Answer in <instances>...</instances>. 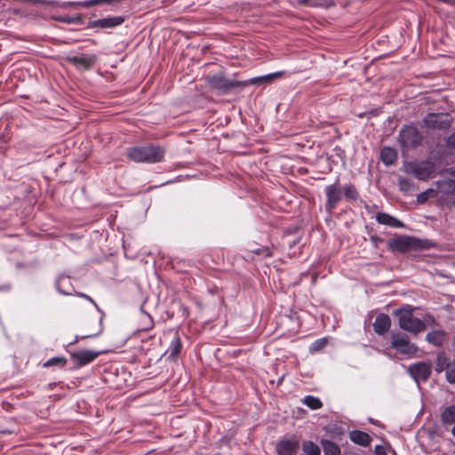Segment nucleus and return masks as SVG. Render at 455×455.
I'll use <instances>...</instances> for the list:
<instances>
[{
    "instance_id": "nucleus-1",
    "label": "nucleus",
    "mask_w": 455,
    "mask_h": 455,
    "mask_svg": "<svg viewBox=\"0 0 455 455\" xmlns=\"http://www.w3.org/2000/svg\"><path fill=\"white\" fill-rule=\"evenodd\" d=\"M127 156L135 163L156 164L163 161L164 149L152 144L130 148Z\"/></svg>"
},
{
    "instance_id": "nucleus-2",
    "label": "nucleus",
    "mask_w": 455,
    "mask_h": 455,
    "mask_svg": "<svg viewBox=\"0 0 455 455\" xmlns=\"http://www.w3.org/2000/svg\"><path fill=\"white\" fill-rule=\"evenodd\" d=\"M414 308L411 306H405L394 311V315L398 318L401 329L411 333H419L426 329L424 321L413 315Z\"/></svg>"
},
{
    "instance_id": "nucleus-3",
    "label": "nucleus",
    "mask_w": 455,
    "mask_h": 455,
    "mask_svg": "<svg viewBox=\"0 0 455 455\" xmlns=\"http://www.w3.org/2000/svg\"><path fill=\"white\" fill-rule=\"evenodd\" d=\"M398 142L403 152L419 146L423 140L420 132L414 125L403 126L398 134Z\"/></svg>"
},
{
    "instance_id": "nucleus-4",
    "label": "nucleus",
    "mask_w": 455,
    "mask_h": 455,
    "mask_svg": "<svg viewBox=\"0 0 455 455\" xmlns=\"http://www.w3.org/2000/svg\"><path fill=\"white\" fill-rule=\"evenodd\" d=\"M435 371L437 373L445 371L446 380L451 384H455V360H451L444 352L437 355Z\"/></svg>"
},
{
    "instance_id": "nucleus-5",
    "label": "nucleus",
    "mask_w": 455,
    "mask_h": 455,
    "mask_svg": "<svg viewBox=\"0 0 455 455\" xmlns=\"http://www.w3.org/2000/svg\"><path fill=\"white\" fill-rule=\"evenodd\" d=\"M391 347L398 353L408 356H412L418 352V347L411 343L409 338L401 333H391Z\"/></svg>"
},
{
    "instance_id": "nucleus-6",
    "label": "nucleus",
    "mask_w": 455,
    "mask_h": 455,
    "mask_svg": "<svg viewBox=\"0 0 455 455\" xmlns=\"http://www.w3.org/2000/svg\"><path fill=\"white\" fill-rule=\"evenodd\" d=\"M206 81L212 88L221 92H227L233 88L242 86V81L228 79L221 73L208 76Z\"/></svg>"
},
{
    "instance_id": "nucleus-7",
    "label": "nucleus",
    "mask_w": 455,
    "mask_h": 455,
    "mask_svg": "<svg viewBox=\"0 0 455 455\" xmlns=\"http://www.w3.org/2000/svg\"><path fill=\"white\" fill-rule=\"evenodd\" d=\"M324 191L326 195L325 211L331 214L342 197V192L339 187V180L326 186Z\"/></svg>"
},
{
    "instance_id": "nucleus-8",
    "label": "nucleus",
    "mask_w": 455,
    "mask_h": 455,
    "mask_svg": "<svg viewBox=\"0 0 455 455\" xmlns=\"http://www.w3.org/2000/svg\"><path fill=\"white\" fill-rule=\"evenodd\" d=\"M418 240L411 236H399L388 242V248L395 252H406L418 246Z\"/></svg>"
},
{
    "instance_id": "nucleus-9",
    "label": "nucleus",
    "mask_w": 455,
    "mask_h": 455,
    "mask_svg": "<svg viewBox=\"0 0 455 455\" xmlns=\"http://www.w3.org/2000/svg\"><path fill=\"white\" fill-rule=\"evenodd\" d=\"M424 126L429 129H444L450 125L446 113H429L423 119Z\"/></svg>"
},
{
    "instance_id": "nucleus-10",
    "label": "nucleus",
    "mask_w": 455,
    "mask_h": 455,
    "mask_svg": "<svg viewBox=\"0 0 455 455\" xmlns=\"http://www.w3.org/2000/svg\"><path fill=\"white\" fill-rule=\"evenodd\" d=\"M408 372L416 382L427 381L431 374V364L420 362L411 365Z\"/></svg>"
},
{
    "instance_id": "nucleus-11",
    "label": "nucleus",
    "mask_w": 455,
    "mask_h": 455,
    "mask_svg": "<svg viewBox=\"0 0 455 455\" xmlns=\"http://www.w3.org/2000/svg\"><path fill=\"white\" fill-rule=\"evenodd\" d=\"M410 172L418 179L426 180L433 173L434 166L428 162H420L410 164Z\"/></svg>"
},
{
    "instance_id": "nucleus-12",
    "label": "nucleus",
    "mask_w": 455,
    "mask_h": 455,
    "mask_svg": "<svg viewBox=\"0 0 455 455\" xmlns=\"http://www.w3.org/2000/svg\"><path fill=\"white\" fill-rule=\"evenodd\" d=\"M299 447V441L292 436L289 439L280 440L276 443V451L278 455H294Z\"/></svg>"
},
{
    "instance_id": "nucleus-13",
    "label": "nucleus",
    "mask_w": 455,
    "mask_h": 455,
    "mask_svg": "<svg viewBox=\"0 0 455 455\" xmlns=\"http://www.w3.org/2000/svg\"><path fill=\"white\" fill-rule=\"evenodd\" d=\"M100 355V351L81 350L72 353L71 358L78 367H82L93 362Z\"/></svg>"
},
{
    "instance_id": "nucleus-14",
    "label": "nucleus",
    "mask_w": 455,
    "mask_h": 455,
    "mask_svg": "<svg viewBox=\"0 0 455 455\" xmlns=\"http://www.w3.org/2000/svg\"><path fill=\"white\" fill-rule=\"evenodd\" d=\"M286 74L285 71H277L270 74H267L260 76L252 77L247 81H242V87L247 86L249 84L259 85L262 84H269L275 79L283 77Z\"/></svg>"
},
{
    "instance_id": "nucleus-15",
    "label": "nucleus",
    "mask_w": 455,
    "mask_h": 455,
    "mask_svg": "<svg viewBox=\"0 0 455 455\" xmlns=\"http://www.w3.org/2000/svg\"><path fill=\"white\" fill-rule=\"evenodd\" d=\"M124 19L121 16L108 17L89 22L90 28H111L121 25Z\"/></svg>"
},
{
    "instance_id": "nucleus-16",
    "label": "nucleus",
    "mask_w": 455,
    "mask_h": 455,
    "mask_svg": "<svg viewBox=\"0 0 455 455\" xmlns=\"http://www.w3.org/2000/svg\"><path fill=\"white\" fill-rule=\"evenodd\" d=\"M68 60L78 68L90 69L96 61V56H86L84 54H79L68 57Z\"/></svg>"
},
{
    "instance_id": "nucleus-17",
    "label": "nucleus",
    "mask_w": 455,
    "mask_h": 455,
    "mask_svg": "<svg viewBox=\"0 0 455 455\" xmlns=\"http://www.w3.org/2000/svg\"><path fill=\"white\" fill-rule=\"evenodd\" d=\"M391 326L390 317L386 314H379L373 323V330L379 335L385 334Z\"/></svg>"
},
{
    "instance_id": "nucleus-18",
    "label": "nucleus",
    "mask_w": 455,
    "mask_h": 455,
    "mask_svg": "<svg viewBox=\"0 0 455 455\" xmlns=\"http://www.w3.org/2000/svg\"><path fill=\"white\" fill-rule=\"evenodd\" d=\"M447 339V333L442 330L432 331L426 336V340L437 347H442Z\"/></svg>"
},
{
    "instance_id": "nucleus-19",
    "label": "nucleus",
    "mask_w": 455,
    "mask_h": 455,
    "mask_svg": "<svg viewBox=\"0 0 455 455\" xmlns=\"http://www.w3.org/2000/svg\"><path fill=\"white\" fill-rule=\"evenodd\" d=\"M182 347L181 339L179 334L176 332L169 345V347L166 350V355H168V358L172 361H176L180 350Z\"/></svg>"
},
{
    "instance_id": "nucleus-20",
    "label": "nucleus",
    "mask_w": 455,
    "mask_h": 455,
    "mask_svg": "<svg viewBox=\"0 0 455 455\" xmlns=\"http://www.w3.org/2000/svg\"><path fill=\"white\" fill-rule=\"evenodd\" d=\"M350 440L358 445L367 447L371 444V437L365 432L360 430H353L349 433Z\"/></svg>"
},
{
    "instance_id": "nucleus-21",
    "label": "nucleus",
    "mask_w": 455,
    "mask_h": 455,
    "mask_svg": "<svg viewBox=\"0 0 455 455\" xmlns=\"http://www.w3.org/2000/svg\"><path fill=\"white\" fill-rule=\"evenodd\" d=\"M376 220L382 225L390 226L393 228H403V224L398 220L397 219L394 218L393 216L384 213V212H378L376 215Z\"/></svg>"
},
{
    "instance_id": "nucleus-22",
    "label": "nucleus",
    "mask_w": 455,
    "mask_h": 455,
    "mask_svg": "<svg viewBox=\"0 0 455 455\" xmlns=\"http://www.w3.org/2000/svg\"><path fill=\"white\" fill-rule=\"evenodd\" d=\"M380 158L386 165H391L397 159L396 151L392 148L384 147L380 151Z\"/></svg>"
},
{
    "instance_id": "nucleus-23",
    "label": "nucleus",
    "mask_w": 455,
    "mask_h": 455,
    "mask_svg": "<svg viewBox=\"0 0 455 455\" xmlns=\"http://www.w3.org/2000/svg\"><path fill=\"white\" fill-rule=\"evenodd\" d=\"M322 446L324 455H340L339 447L332 441L323 440Z\"/></svg>"
},
{
    "instance_id": "nucleus-24",
    "label": "nucleus",
    "mask_w": 455,
    "mask_h": 455,
    "mask_svg": "<svg viewBox=\"0 0 455 455\" xmlns=\"http://www.w3.org/2000/svg\"><path fill=\"white\" fill-rule=\"evenodd\" d=\"M441 418L444 424H455V405L446 407L443 411Z\"/></svg>"
},
{
    "instance_id": "nucleus-25",
    "label": "nucleus",
    "mask_w": 455,
    "mask_h": 455,
    "mask_svg": "<svg viewBox=\"0 0 455 455\" xmlns=\"http://www.w3.org/2000/svg\"><path fill=\"white\" fill-rule=\"evenodd\" d=\"M303 455H320L321 449L312 441H306L302 443Z\"/></svg>"
},
{
    "instance_id": "nucleus-26",
    "label": "nucleus",
    "mask_w": 455,
    "mask_h": 455,
    "mask_svg": "<svg viewBox=\"0 0 455 455\" xmlns=\"http://www.w3.org/2000/svg\"><path fill=\"white\" fill-rule=\"evenodd\" d=\"M303 403L311 410H317L323 407L322 401L318 397L313 395L305 396L303 399Z\"/></svg>"
},
{
    "instance_id": "nucleus-27",
    "label": "nucleus",
    "mask_w": 455,
    "mask_h": 455,
    "mask_svg": "<svg viewBox=\"0 0 455 455\" xmlns=\"http://www.w3.org/2000/svg\"><path fill=\"white\" fill-rule=\"evenodd\" d=\"M343 193L345 197L348 200H357L359 196L355 187L351 183L345 185L343 188Z\"/></svg>"
},
{
    "instance_id": "nucleus-28",
    "label": "nucleus",
    "mask_w": 455,
    "mask_h": 455,
    "mask_svg": "<svg viewBox=\"0 0 455 455\" xmlns=\"http://www.w3.org/2000/svg\"><path fill=\"white\" fill-rule=\"evenodd\" d=\"M250 251L252 253L258 255L259 257H260L262 259H265V258L272 256L271 249L269 247H267V246H260V247L251 248V249H250Z\"/></svg>"
},
{
    "instance_id": "nucleus-29",
    "label": "nucleus",
    "mask_w": 455,
    "mask_h": 455,
    "mask_svg": "<svg viewBox=\"0 0 455 455\" xmlns=\"http://www.w3.org/2000/svg\"><path fill=\"white\" fill-rule=\"evenodd\" d=\"M293 3L307 5L311 7L323 6L325 4V0H291Z\"/></svg>"
},
{
    "instance_id": "nucleus-30",
    "label": "nucleus",
    "mask_w": 455,
    "mask_h": 455,
    "mask_svg": "<svg viewBox=\"0 0 455 455\" xmlns=\"http://www.w3.org/2000/svg\"><path fill=\"white\" fill-rule=\"evenodd\" d=\"M141 318H142V321L144 322V324L141 327V331H146L151 330L154 326V322H153L152 317L148 313H145L144 311H142Z\"/></svg>"
},
{
    "instance_id": "nucleus-31",
    "label": "nucleus",
    "mask_w": 455,
    "mask_h": 455,
    "mask_svg": "<svg viewBox=\"0 0 455 455\" xmlns=\"http://www.w3.org/2000/svg\"><path fill=\"white\" fill-rule=\"evenodd\" d=\"M67 363L66 358L64 357H52L44 363V367H51L54 365H58L60 367H64Z\"/></svg>"
},
{
    "instance_id": "nucleus-32",
    "label": "nucleus",
    "mask_w": 455,
    "mask_h": 455,
    "mask_svg": "<svg viewBox=\"0 0 455 455\" xmlns=\"http://www.w3.org/2000/svg\"><path fill=\"white\" fill-rule=\"evenodd\" d=\"M326 344H327L326 339H316L311 344L310 350L311 351H318V350L323 348L326 346Z\"/></svg>"
},
{
    "instance_id": "nucleus-33",
    "label": "nucleus",
    "mask_w": 455,
    "mask_h": 455,
    "mask_svg": "<svg viewBox=\"0 0 455 455\" xmlns=\"http://www.w3.org/2000/svg\"><path fill=\"white\" fill-rule=\"evenodd\" d=\"M399 187L402 191L409 192L411 188V183L407 179H400Z\"/></svg>"
},
{
    "instance_id": "nucleus-34",
    "label": "nucleus",
    "mask_w": 455,
    "mask_h": 455,
    "mask_svg": "<svg viewBox=\"0 0 455 455\" xmlns=\"http://www.w3.org/2000/svg\"><path fill=\"white\" fill-rule=\"evenodd\" d=\"M85 3H89V1L83 2H66L61 4V7H75V6H82L86 7Z\"/></svg>"
},
{
    "instance_id": "nucleus-35",
    "label": "nucleus",
    "mask_w": 455,
    "mask_h": 455,
    "mask_svg": "<svg viewBox=\"0 0 455 455\" xmlns=\"http://www.w3.org/2000/svg\"><path fill=\"white\" fill-rule=\"evenodd\" d=\"M446 145L449 148L452 149V150H455V132L451 133L447 140H446Z\"/></svg>"
},
{
    "instance_id": "nucleus-36",
    "label": "nucleus",
    "mask_w": 455,
    "mask_h": 455,
    "mask_svg": "<svg viewBox=\"0 0 455 455\" xmlns=\"http://www.w3.org/2000/svg\"><path fill=\"white\" fill-rule=\"evenodd\" d=\"M375 454L376 455H387L385 448L381 445H377L375 447Z\"/></svg>"
},
{
    "instance_id": "nucleus-37",
    "label": "nucleus",
    "mask_w": 455,
    "mask_h": 455,
    "mask_svg": "<svg viewBox=\"0 0 455 455\" xmlns=\"http://www.w3.org/2000/svg\"><path fill=\"white\" fill-rule=\"evenodd\" d=\"M78 296H79V297H81V298H84V299H87V300H89L90 302H92V303L95 306V307H96L98 310H100V308H99V307H98L97 303L92 299V298H91L90 296H88V295H86V294H84V293H79V294H78Z\"/></svg>"
},
{
    "instance_id": "nucleus-38",
    "label": "nucleus",
    "mask_w": 455,
    "mask_h": 455,
    "mask_svg": "<svg viewBox=\"0 0 455 455\" xmlns=\"http://www.w3.org/2000/svg\"><path fill=\"white\" fill-rule=\"evenodd\" d=\"M371 240L372 241V243H374V245L376 247H377L378 242L381 241V239L379 237H378L377 235H371Z\"/></svg>"
},
{
    "instance_id": "nucleus-39",
    "label": "nucleus",
    "mask_w": 455,
    "mask_h": 455,
    "mask_svg": "<svg viewBox=\"0 0 455 455\" xmlns=\"http://www.w3.org/2000/svg\"><path fill=\"white\" fill-rule=\"evenodd\" d=\"M11 289L10 284L0 285V291H8Z\"/></svg>"
},
{
    "instance_id": "nucleus-40",
    "label": "nucleus",
    "mask_w": 455,
    "mask_h": 455,
    "mask_svg": "<svg viewBox=\"0 0 455 455\" xmlns=\"http://www.w3.org/2000/svg\"><path fill=\"white\" fill-rule=\"evenodd\" d=\"M56 288H57V291H58L60 293H61V294H65V295L68 294V292H66V291H62V290L60 288V280H58V281H57V283H56Z\"/></svg>"
},
{
    "instance_id": "nucleus-41",
    "label": "nucleus",
    "mask_w": 455,
    "mask_h": 455,
    "mask_svg": "<svg viewBox=\"0 0 455 455\" xmlns=\"http://www.w3.org/2000/svg\"><path fill=\"white\" fill-rule=\"evenodd\" d=\"M426 198H427V196H426V195L424 193L419 195V196H418V200L419 202H424L426 200Z\"/></svg>"
},
{
    "instance_id": "nucleus-42",
    "label": "nucleus",
    "mask_w": 455,
    "mask_h": 455,
    "mask_svg": "<svg viewBox=\"0 0 455 455\" xmlns=\"http://www.w3.org/2000/svg\"><path fill=\"white\" fill-rule=\"evenodd\" d=\"M451 433L452 435L455 436V426L453 427L452 430H451Z\"/></svg>"
}]
</instances>
